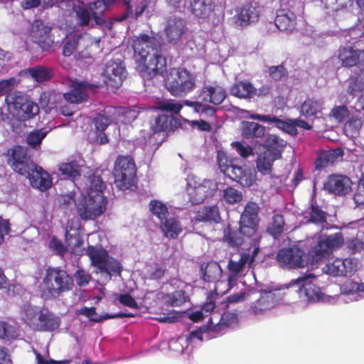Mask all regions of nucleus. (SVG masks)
I'll return each mask as SVG.
<instances>
[{
  "instance_id": "nucleus-16",
  "label": "nucleus",
  "mask_w": 364,
  "mask_h": 364,
  "mask_svg": "<svg viewBox=\"0 0 364 364\" xmlns=\"http://www.w3.org/2000/svg\"><path fill=\"white\" fill-rule=\"evenodd\" d=\"M30 36L43 50H50L55 45L54 38L51 34V27L46 25L41 20H36L33 23Z\"/></svg>"
},
{
  "instance_id": "nucleus-64",
  "label": "nucleus",
  "mask_w": 364,
  "mask_h": 364,
  "mask_svg": "<svg viewBox=\"0 0 364 364\" xmlns=\"http://www.w3.org/2000/svg\"><path fill=\"white\" fill-rule=\"evenodd\" d=\"M353 200L357 205L364 204V173L358 181V186L356 192L354 193Z\"/></svg>"
},
{
  "instance_id": "nucleus-62",
  "label": "nucleus",
  "mask_w": 364,
  "mask_h": 364,
  "mask_svg": "<svg viewBox=\"0 0 364 364\" xmlns=\"http://www.w3.org/2000/svg\"><path fill=\"white\" fill-rule=\"evenodd\" d=\"M216 164L220 172L225 176L228 171V154L225 150H218Z\"/></svg>"
},
{
  "instance_id": "nucleus-44",
  "label": "nucleus",
  "mask_w": 364,
  "mask_h": 364,
  "mask_svg": "<svg viewBox=\"0 0 364 364\" xmlns=\"http://www.w3.org/2000/svg\"><path fill=\"white\" fill-rule=\"evenodd\" d=\"M50 132V129L46 128H42L38 129H34L29 132L26 136V142L28 145L36 150H38L41 148V144L43 139Z\"/></svg>"
},
{
  "instance_id": "nucleus-24",
  "label": "nucleus",
  "mask_w": 364,
  "mask_h": 364,
  "mask_svg": "<svg viewBox=\"0 0 364 364\" xmlns=\"http://www.w3.org/2000/svg\"><path fill=\"white\" fill-rule=\"evenodd\" d=\"M236 14L233 16L234 23L240 27H245L258 21L259 11L257 6L252 3H247L235 9Z\"/></svg>"
},
{
  "instance_id": "nucleus-39",
  "label": "nucleus",
  "mask_w": 364,
  "mask_h": 364,
  "mask_svg": "<svg viewBox=\"0 0 364 364\" xmlns=\"http://www.w3.org/2000/svg\"><path fill=\"white\" fill-rule=\"evenodd\" d=\"M25 74L38 82L49 80L53 77V70L50 68L37 65L24 70Z\"/></svg>"
},
{
  "instance_id": "nucleus-8",
  "label": "nucleus",
  "mask_w": 364,
  "mask_h": 364,
  "mask_svg": "<svg viewBox=\"0 0 364 364\" xmlns=\"http://www.w3.org/2000/svg\"><path fill=\"white\" fill-rule=\"evenodd\" d=\"M87 254L96 272L101 274L105 279L109 280L112 275L119 274L121 272L119 262L109 257L107 252L101 246H88Z\"/></svg>"
},
{
  "instance_id": "nucleus-12",
  "label": "nucleus",
  "mask_w": 364,
  "mask_h": 364,
  "mask_svg": "<svg viewBox=\"0 0 364 364\" xmlns=\"http://www.w3.org/2000/svg\"><path fill=\"white\" fill-rule=\"evenodd\" d=\"M343 242V237L341 232L319 237L318 243L309 251L311 262H318L333 250L339 248Z\"/></svg>"
},
{
  "instance_id": "nucleus-21",
  "label": "nucleus",
  "mask_w": 364,
  "mask_h": 364,
  "mask_svg": "<svg viewBox=\"0 0 364 364\" xmlns=\"http://www.w3.org/2000/svg\"><path fill=\"white\" fill-rule=\"evenodd\" d=\"M352 181L346 176L331 174L323 183V188L328 193L338 196H344L351 191Z\"/></svg>"
},
{
  "instance_id": "nucleus-45",
  "label": "nucleus",
  "mask_w": 364,
  "mask_h": 364,
  "mask_svg": "<svg viewBox=\"0 0 364 364\" xmlns=\"http://www.w3.org/2000/svg\"><path fill=\"white\" fill-rule=\"evenodd\" d=\"M174 119L172 115L159 114L151 124L154 132H168L172 129Z\"/></svg>"
},
{
  "instance_id": "nucleus-56",
  "label": "nucleus",
  "mask_w": 364,
  "mask_h": 364,
  "mask_svg": "<svg viewBox=\"0 0 364 364\" xmlns=\"http://www.w3.org/2000/svg\"><path fill=\"white\" fill-rule=\"evenodd\" d=\"M349 116V110L346 105L334 106L329 113V117L338 123L344 121Z\"/></svg>"
},
{
  "instance_id": "nucleus-3",
  "label": "nucleus",
  "mask_w": 364,
  "mask_h": 364,
  "mask_svg": "<svg viewBox=\"0 0 364 364\" xmlns=\"http://www.w3.org/2000/svg\"><path fill=\"white\" fill-rule=\"evenodd\" d=\"M8 163L14 171L26 176L33 188L41 191L50 188L52 182L49 174L31 160L26 147L14 146L11 149Z\"/></svg>"
},
{
  "instance_id": "nucleus-52",
  "label": "nucleus",
  "mask_w": 364,
  "mask_h": 364,
  "mask_svg": "<svg viewBox=\"0 0 364 364\" xmlns=\"http://www.w3.org/2000/svg\"><path fill=\"white\" fill-rule=\"evenodd\" d=\"M208 333L206 328H199L196 331H193L189 336L186 337H181L178 339L179 343H183V341L187 344V346L189 344H192L194 340H198V341H203L204 340H208Z\"/></svg>"
},
{
  "instance_id": "nucleus-29",
  "label": "nucleus",
  "mask_w": 364,
  "mask_h": 364,
  "mask_svg": "<svg viewBox=\"0 0 364 364\" xmlns=\"http://www.w3.org/2000/svg\"><path fill=\"white\" fill-rule=\"evenodd\" d=\"M88 38L87 35L73 34L67 36L63 46V55L65 57L72 55L75 51L85 46V42Z\"/></svg>"
},
{
  "instance_id": "nucleus-43",
  "label": "nucleus",
  "mask_w": 364,
  "mask_h": 364,
  "mask_svg": "<svg viewBox=\"0 0 364 364\" xmlns=\"http://www.w3.org/2000/svg\"><path fill=\"white\" fill-rule=\"evenodd\" d=\"M257 89L248 82L235 83L230 90L232 95L239 98L250 99L256 93Z\"/></svg>"
},
{
  "instance_id": "nucleus-60",
  "label": "nucleus",
  "mask_w": 364,
  "mask_h": 364,
  "mask_svg": "<svg viewBox=\"0 0 364 364\" xmlns=\"http://www.w3.org/2000/svg\"><path fill=\"white\" fill-rule=\"evenodd\" d=\"M249 259L250 255L248 253L243 252L240 255V258L238 262H236L229 260V271L235 273L240 272L248 262Z\"/></svg>"
},
{
  "instance_id": "nucleus-14",
  "label": "nucleus",
  "mask_w": 364,
  "mask_h": 364,
  "mask_svg": "<svg viewBox=\"0 0 364 364\" xmlns=\"http://www.w3.org/2000/svg\"><path fill=\"white\" fill-rule=\"evenodd\" d=\"M259 206L252 201H249L245 206L240 218V230L244 235L251 237L258 230Z\"/></svg>"
},
{
  "instance_id": "nucleus-35",
  "label": "nucleus",
  "mask_w": 364,
  "mask_h": 364,
  "mask_svg": "<svg viewBox=\"0 0 364 364\" xmlns=\"http://www.w3.org/2000/svg\"><path fill=\"white\" fill-rule=\"evenodd\" d=\"M277 159V157L264 150L258 155L256 161L258 171L263 175L271 174L273 163Z\"/></svg>"
},
{
  "instance_id": "nucleus-1",
  "label": "nucleus",
  "mask_w": 364,
  "mask_h": 364,
  "mask_svg": "<svg viewBox=\"0 0 364 364\" xmlns=\"http://www.w3.org/2000/svg\"><path fill=\"white\" fill-rule=\"evenodd\" d=\"M200 273L203 279L208 282H215L213 291H211L207 296L206 302L202 306L200 310L193 311L189 318L193 321H198L208 316L215 309L216 312H213V317L209 319L212 324H214L213 319H217L221 316L220 320L215 323V328H220L221 326H226L228 318L225 311L223 314L219 313V309L228 307V296L225 294L228 292V285L225 282L220 281L222 275V269L220 264L216 262H209L205 266L203 264L200 267Z\"/></svg>"
},
{
  "instance_id": "nucleus-18",
  "label": "nucleus",
  "mask_w": 364,
  "mask_h": 364,
  "mask_svg": "<svg viewBox=\"0 0 364 364\" xmlns=\"http://www.w3.org/2000/svg\"><path fill=\"white\" fill-rule=\"evenodd\" d=\"M304 252L298 247H284L277 254V261L279 266L289 269L304 267L305 262Z\"/></svg>"
},
{
  "instance_id": "nucleus-17",
  "label": "nucleus",
  "mask_w": 364,
  "mask_h": 364,
  "mask_svg": "<svg viewBox=\"0 0 364 364\" xmlns=\"http://www.w3.org/2000/svg\"><path fill=\"white\" fill-rule=\"evenodd\" d=\"M105 83L112 87H119L127 77V70L119 59L109 60L103 71Z\"/></svg>"
},
{
  "instance_id": "nucleus-7",
  "label": "nucleus",
  "mask_w": 364,
  "mask_h": 364,
  "mask_svg": "<svg viewBox=\"0 0 364 364\" xmlns=\"http://www.w3.org/2000/svg\"><path fill=\"white\" fill-rule=\"evenodd\" d=\"M73 278L66 271L60 268L48 267L43 278L41 289L48 296L57 298L62 293L71 289Z\"/></svg>"
},
{
  "instance_id": "nucleus-28",
  "label": "nucleus",
  "mask_w": 364,
  "mask_h": 364,
  "mask_svg": "<svg viewBox=\"0 0 364 364\" xmlns=\"http://www.w3.org/2000/svg\"><path fill=\"white\" fill-rule=\"evenodd\" d=\"M344 154L341 148L323 151L317 157L315 162V168L321 170L337 161L338 159L342 158Z\"/></svg>"
},
{
  "instance_id": "nucleus-46",
  "label": "nucleus",
  "mask_w": 364,
  "mask_h": 364,
  "mask_svg": "<svg viewBox=\"0 0 364 364\" xmlns=\"http://www.w3.org/2000/svg\"><path fill=\"white\" fill-rule=\"evenodd\" d=\"M284 219L282 214H276L268 225L267 231L274 239H278L284 231Z\"/></svg>"
},
{
  "instance_id": "nucleus-57",
  "label": "nucleus",
  "mask_w": 364,
  "mask_h": 364,
  "mask_svg": "<svg viewBox=\"0 0 364 364\" xmlns=\"http://www.w3.org/2000/svg\"><path fill=\"white\" fill-rule=\"evenodd\" d=\"M341 291L342 294L347 295L364 292V284L348 281L341 287Z\"/></svg>"
},
{
  "instance_id": "nucleus-51",
  "label": "nucleus",
  "mask_w": 364,
  "mask_h": 364,
  "mask_svg": "<svg viewBox=\"0 0 364 364\" xmlns=\"http://www.w3.org/2000/svg\"><path fill=\"white\" fill-rule=\"evenodd\" d=\"M149 209L151 213L162 222L167 218L168 208L165 203L158 200H152L149 203Z\"/></svg>"
},
{
  "instance_id": "nucleus-55",
  "label": "nucleus",
  "mask_w": 364,
  "mask_h": 364,
  "mask_svg": "<svg viewBox=\"0 0 364 364\" xmlns=\"http://www.w3.org/2000/svg\"><path fill=\"white\" fill-rule=\"evenodd\" d=\"M268 73L269 77L275 81H280L288 77V71L283 65L270 66Z\"/></svg>"
},
{
  "instance_id": "nucleus-31",
  "label": "nucleus",
  "mask_w": 364,
  "mask_h": 364,
  "mask_svg": "<svg viewBox=\"0 0 364 364\" xmlns=\"http://www.w3.org/2000/svg\"><path fill=\"white\" fill-rule=\"evenodd\" d=\"M192 14L197 18L205 19L214 11L212 0H190Z\"/></svg>"
},
{
  "instance_id": "nucleus-15",
  "label": "nucleus",
  "mask_w": 364,
  "mask_h": 364,
  "mask_svg": "<svg viewBox=\"0 0 364 364\" xmlns=\"http://www.w3.org/2000/svg\"><path fill=\"white\" fill-rule=\"evenodd\" d=\"M337 58L343 68L357 67L360 71L364 70V50L355 46H341L338 50Z\"/></svg>"
},
{
  "instance_id": "nucleus-22",
  "label": "nucleus",
  "mask_w": 364,
  "mask_h": 364,
  "mask_svg": "<svg viewBox=\"0 0 364 364\" xmlns=\"http://www.w3.org/2000/svg\"><path fill=\"white\" fill-rule=\"evenodd\" d=\"M100 85L85 81L75 80L72 82L71 90L64 93L66 102L70 104H80L85 102L88 96V90L99 87Z\"/></svg>"
},
{
  "instance_id": "nucleus-11",
  "label": "nucleus",
  "mask_w": 364,
  "mask_h": 364,
  "mask_svg": "<svg viewBox=\"0 0 364 364\" xmlns=\"http://www.w3.org/2000/svg\"><path fill=\"white\" fill-rule=\"evenodd\" d=\"M136 171L134 159L130 156H119L113 171L116 186L120 190L129 188L134 183Z\"/></svg>"
},
{
  "instance_id": "nucleus-61",
  "label": "nucleus",
  "mask_w": 364,
  "mask_h": 364,
  "mask_svg": "<svg viewBox=\"0 0 364 364\" xmlns=\"http://www.w3.org/2000/svg\"><path fill=\"white\" fill-rule=\"evenodd\" d=\"M18 83V80L15 77H11L0 81V96L4 95H6L7 96L10 93H12V90Z\"/></svg>"
},
{
  "instance_id": "nucleus-41",
  "label": "nucleus",
  "mask_w": 364,
  "mask_h": 364,
  "mask_svg": "<svg viewBox=\"0 0 364 364\" xmlns=\"http://www.w3.org/2000/svg\"><path fill=\"white\" fill-rule=\"evenodd\" d=\"M161 224V230L168 238H176L183 230L180 222L173 218H166Z\"/></svg>"
},
{
  "instance_id": "nucleus-36",
  "label": "nucleus",
  "mask_w": 364,
  "mask_h": 364,
  "mask_svg": "<svg viewBox=\"0 0 364 364\" xmlns=\"http://www.w3.org/2000/svg\"><path fill=\"white\" fill-rule=\"evenodd\" d=\"M106 112L114 113L116 123L129 124L138 116L136 110L125 107H108Z\"/></svg>"
},
{
  "instance_id": "nucleus-59",
  "label": "nucleus",
  "mask_w": 364,
  "mask_h": 364,
  "mask_svg": "<svg viewBox=\"0 0 364 364\" xmlns=\"http://www.w3.org/2000/svg\"><path fill=\"white\" fill-rule=\"evenodd\" d=\"M119 302L124 306L129 307L134 312H130L131 314H136L133 317L137 314V309L139 306L135 299L129 294H120L118 296ZM129 314V312H127Z\"/></svg>"
},
{
  "instance_id": "nucleus-42",
  "label": "nucleus",
  "mask_w": 364,
  "mask_h": 364,
  "mask_svg": "<svg viewBox=\"0 0 364 364\" xmlns=\"http://www.w3.org/2000/svg\"><path fill=\"white\" fill-rule=\"evenodd\" d=\"M323 109V102L321 100L307 98L301 105L300 112L305 117H311L321 113Z\"/></svg>"
},
{
  "instance_id": "nucleus-40",
  "label": "nucleus",
  "mask_w": 364,
  "mask_h": 364,
  "mask_svg": "<svg viewBox=\"0 0 364 364\" xmlns=\"http://www.w3.org/2000/svg\"><path fill=\"white\" fill-rule=\"evenodd\" d=\"M265 144V151H269L278 159L282 158V154L287 146V142L275 134H270L266 139Z\"/></svg>"
},
{
  "instance_id": "nucleus-63",
  "label": "nucleus",
  "mask_w": 364,
  "mask_h": 364,
  "mask_svg": "<svg viewBox=\"0 0 364 364\" xmlns=\"http://www.w3.org/2000/svg\"><path fill=\"white\" fill-rule=\"evenodd\" d=\"M166 269L157 264L149 267L146 269V276L150 279H160L164 275Z\"/></svg>"
},
{
  "instance_id": "nucleus-19",
  "label": "nucleus",
  "mask_w": 364,
  "mask_h": 364,
  "mask_svg": "<svg viewBox=\"0 0 364 364\" xmlns=\"http://www.w3.org/2000/svg\"><path fill=\"white\" fill-rule=\"evenodd\" d=\"M187 31L186 21L176 16H171L166 22L164 35L167 42L176 45L181 42Z\"/></svg>"
},
{
  "instance_id": "nucleus-10",
  "label": "nucleus",
  "mask_w": 364,
  "mask_h": 364,
  "mask_svg": "<svg viewBox=\"0 0 364 364\" xmlns=\"http://www.w3.org/2000/svg\"><path fill=\"white\" fill-rule=\"evenodd\" d=\"M9 112L20 120L33 118L39 112L38 105L23 92L15 91L5 97Z\"/></svg>"
},
{
  "instance_id": "nucleus-54",
  "label": "nucleus",
  "mask_w": 364,
  "mask_h": 364,
  "mask_svg": "<svg viewBox=\"0 0 364 364\" xmlns=\"http://www.w3.org/2000/svg\"><path fill=\"white\" fill-rule=\"evenodd\" d=\"M229 178L237 182L243 186L250 185L246 173L240 166H231V174H229Z\"/></svg>"
},
{
  "instance_id": "nucleus-23",
  "label": "nucleus",
  "mask_w": 364,
  "mask_h": 364,
  "mask_svg": "<svg viewBox=\"0 0 364 364\" xmlns=\"http://www.w3.org/2000/svg\"><path fill=\"white\" fill-rule=\"evenodd\" d=\"M357 263L352 258H336L324 267L325 272L333 277L350 276L356 270Z\"/></svg>"
},
{
  "instance_id": "nucleus-26",
  "label": "nucleus",
  "mask_w": 364,
  "mask_h": 364,
  "mask_svg": "<svg viewBox=\"0 0 364 364\" xmlns=\"http://www.w3.org/2000/svg\"><path fill=\"white\" fill-rule=\"evenodd\" d=\"M296 17L294 13L289 9H279L274 19L275 26L281 31L291 33L296 26Z\"/></svg>"
},
{
  "instance_id": "nucleus-13",
  "label": "nucleus",
  "mask_w": 364,
  "mask_h": 364,
  "mask_svg": "<svg viewBox=\"0 0 364 364\" xmlns=\"http://www.w3.org/2000/svg\"><path fill=\"white\" fill-rule=\"evenodd\" d=\"M217 188V183L212 180L204 179L198 182L193 177L187 180L186 192L189 201L193 204L203 203L208 196L213 195Z\"/></svg>"
},
{
  "instance_id": "nucleus-50",
  "label": "nucleus",
  "mask_w": 364,
  "mask_h": 364,
  "mask_svg": "<svg viewBox=\"0 0 364 364\" xmlns=\"http://www.w3.org/2000/svg\"><path fill=\"white\" fill-rule=\"evenodd\" d=\"M182 107L183 105L181 102H176L175 100L171 99L159 100L156 106L157 109L169 112L171 114H178Z\"/></svg>"
},
{
  "instance_id": "nucleus-30",
  "label": "nucleus",
  "mask_w": 364,
  "mask_h": 364,
  "mask_svg": "<svg viewBox=\"0 0 364 364\" xmlns=\"http://www.w3.org/2000/svg\"><path fill=\"white\" fill-rule=\"evenodd\" d=\"M83 165L84 161L81 159L73 160L60 164L58 170L65 178L70 179L75 183V180L80 176Z\"/></svg>"
},
{
  "instance_id": "nucleus-34",
  "label": "nucleus",
  "mask_w": 364,
  "mask_h": 364,
  "mask_svg": "<svg viewBox=\"0 0 364 364\" xmlns=\"http://www.w3.org/2000/svg\"><path fill=\"white\" fill-rule=\"evenodd\" d=\"M219 210L217 206H208L203 207L198 210L195 216L193 218L192 221L194 223L197 222H215L218 223L220 220Z\"/></svg>"
},
{
  "instance_id": "nucleus-4",
  "label": "nucleus",
  "mask_w": 364,
  "mask_h": 364,
  "mask_svg": "<svg viewBox=\"0 0 364 364\" xmlns=\"http://www.w3.org/2000/svg\"><path fill=\"white\" fill-rule=\"evenodd\" d=\"M87 195L80 196L76 206L82 219L92 220L106 210L107 200L103 195L105 184L100 176L95 174L87 179Z\"/></svg>"
},
{
  "instance_id": "nucleus-27",
  "label": "nucleus",
  "mask_w": 364,
  "mask_h": 364,
  "mask_svg": "<svg viewBox=\"0 0 364 364\" xmlns=\"http://www.w3.org/2000/svg\"><path fill=\"white\" fill-rule=\"evenodd\" d=\"M199 97L205 102L219 105L225 98V90L218 85L205 86L201 90Z\"/></svg>"
},
{
  "instance_id": "nucleus-37",
  "label": "nucleus",
  "mask_w": 364,
  "mask_h": 364,
  "mask_svg": "<svg viewBox=\"0 0 364 364\" xmlns=\"http://www.w3.org/2000/svg\"><path fill=\"white\" fill-rule=\"evenodd\" d=\"M241 130L242 135L246 139L261 138L265 134V127L254 122L243 121Z\"/></svg>"
},
{
  "instance_id": "nucleus-2",
  "label": "nucleus",
  "mask_w": 364,
  "mask_h": 364,
  "mask_svg": "<svg viewBox=\"0 0 364 364\" xmlns=\"http://www.w3.org/2000/svg\"><path fill=\"white\" fill-rule=\"evenodd\" d=\"M132 47L137 70L146 73L150 77L163 75L166 71V59L162 55L161 44L153 36L140 34L132 39Z\"/></svg>"
},
{
  "instance_id": "nucleus-49",
  "label": "nucleus",
  "mask_w": 364,
  "mask_h": 364,
  "mask_svg": "<svg viewBox=\"0 0 364 364\" xmlns=\"http://www.w3.org/2000/svg\"><path fill=\"white\" fill-rule=\"evenodd\" d=\"M364 92V75H355L348 78L347 92L351 95H356Z\"/></svg>"
},
{
  "instance_id": "nucleus-48",
  "label": "nucleus",
  "mask_w": 364,
  "mask_h": 364,
  "mask_svg": "<svg viewBox=\"0 0 364 364\" xmlns=\"http://www.w3.org/2000/svg\"><path fill=\"white\" fill-rule=\"evenodd\" d=\"M163 299L169 306H181L188 300V296L183 290H176L165 294Z\"/></svg>"
},
{
  "instance_id": "nucleus-47",
  "label": "nucleus",
  "mask_w": 364,
  "mask_h": 364,
  "mask_svg": "<svg viewBox=\"0 0 364 364\" xmlns=\"http://www.w3.org/2000/svg\"><path fill=\"white\" fill-rule=\"evenodd\" d=\"M327 213L322 210L317 204H311L309 212L308 223L315 225H322L326 223Z\"/></svg>"
},
{
  "instance_id": "nucleus-5",
  "label": "nucleus",
  "mask_w": 364,
  "mask_h": 364,
  "mask_svg": "<svg viewBox=\"0 0 364 364\" xmlns=\"http://www.w3.org/2000/svg\"><path fill=\"white\" fill-rule=\"evenodd\" d=\"M157 0H136L131 4V0H97L92 2L93 9H96L95 14V23L101 26H105L109 29L112 28L113 21H107L102 16L105 11L115 3H122L125 6V12L122 16L116 18L114 21H122L127 17L133 16L135 18L140 16L144 11L150 14L153 11Z\"/></svg>"
},
{
  "instance_id": "nucleus-58",
  "label": "nucleus",
  "mask_w": 364,
  "mask_h": 364,
  "mask_svg": "<svg viewBox=\"0 0 364 364\" xmlns=\"http://www.w3.org/2000/svg\"><path fill=\"white\" fill-rule=\"evenodd\" d=\"M268 296H262L255 302L250 311L254 314H259L270 307V301Z\"/></svg>"
},
{
  "instance_id": "nucleus-38",
  "label": "nucleus",
  "mask_w": 364,
  "mask_h": 364,
  "mask_svg": "<svg viewBox=\"0 0 364 364\" xmlns=\"http://www.w3.org/2000/svg\"><path fill=\"white\" fill-rule=\"evenodd\" d=\"M79 313L82 315H84L89 318L90 320L99 322L103 320L109 319V318H125V317H132L136 314L131 313H117V314H105L100 316V318L97 317V314L95 309L94 307H86L84 306L81 308L79 311Z\"/></svg>"
},
{
  "instance_id": "nucleus-9",
  "label": "nucleus",
  "mask_w": 364,
  "mask_h": 364,
  "mask_svg": "<svg viewBox=\"0 0 364 364\" xmlns=\"http://www.w3.org/2000/svg\"><path fill=\"white\" fill-rule=\"evenodd\" d=\"M168 92L175 97H183L196 87L194 75L186 68H173L166 78Z\"/></svg>"
},
{
  "instance_id": "nucleus-25",
  "label": "nucleus",
  "mask_w": 364,
  "mask_h": 364,
  "mask_svg": "<svg viewBox=\"0 0 364 364\" xmlns=\"http://www.w3.org/2000/svg\"><path fill=\"white\" fill-rule=\"evenodd\" d=\"M250 118L264 122H273L278 129H280L292 136H295L298 133L297 129L295 127L294 120H289L287 122L280 119L274 115L259 114H252L250 115Z\"/></svg>"
},
{
  "instance_id": "nucleus-6",
  "label": "nucleus",
  "mask_w": 364,
  "mask_h": 364,
  "mask_svg": "<svg viewBox=\"0 0 364 364\" xmlns=\"http://www.w3.org/2000/svg\"><path fill=\"white\" fill-rule=\"evenodd\" d=\"M20 317L31 329L41 332H51L58 329L60 319L48 309L24 304L20 309Z\"/></svg>"
},
{
  "instance_id": "nucleus-32",
  "label": "nucleus",
  "mask_w": 364,
  "mask_h": 364,
  "mask_svg": "<svg viewBox=\"0 0 364 364\" xmlns=\"http://www.w3.org/2000/svg\"><path fill=\"white\" fill-rule=\"evenodd\" d=\"M73 10L76 14L80 25L88 26L93 19L95 21V14L96 9H93L92 3L88 4H73Z\"/></svg>"
},
{
  "instance_id": "nucleus-33",
  "label": "nucleus",
  "mask_w": 364,
  "mask_h": 364,
  "mask_svg": "<svg viewBox=\"0 0 364 364\" xmlns=\"http://www.w3.org/2000/svg\"><path fill=\"white\" fill-rule=\"evenodd\" d=\"M364 124V114L360 110L356 109L355 113L352 114L348 120L345 124L344 130L347 135L350 136H358Z\"/></svg>"
},
{
  "instance_id": "nucleus-53",
  "label": "nucleus",
  "mask_w": 364,
  "mask_h": 364,
  "mask_svg": "<svg viewBox=\"0 0 364 364\" xmlns=\"http://www.w3.org/2000/svg\"><path fill=\"white\" fill-rule=\"evenodd\" d=\"M108 107H107L104 112L105 114H97L94 118L95 126L97 131L102 132L106 129L107 126L111 124L112 122H115V115L113 114L112 117L107 116L105 114H108L106 112V110ZM114 114L113 112H112Z\"/></svg>"
},
{
  "instance_id": "nucleus-20",
  "label": "nucleus",
  "mask_w": 364,
  "mask_h": 364,
  "mask_svg": "<svg viewBox=\"0 0 364 364\" xmlns=\"http://www.w3.org/2000/svg\"><path fill=\"white\" fill-rule=\"evenodd\" d=\"M294 285L298 286L296 291L300 298L305 299L309 301H318L322 296L321 289L311 282L306 281L305 277L292 279L288 284H284L287 289Z\"/></svg>"
}]
</instances>
